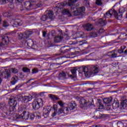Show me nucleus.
<instances>
[{"mask_svg":"<svg viewBox=\"0 0 127 127\" xmlns=\"http://www.w3.org/2000/svg\"><path fill=\"white\" fill-rule=\"evenodd\" d=\"M26 42L27 45L30 47L32 45H33V41L31 39H28L27 40H25V43Z\"/></svg>","mask_w":127,"mask_h":127,"instance_id":"30","label":"nucleus"},{"mask_svg":"<svg viewBox=\"0 0 127 127\" xmlns=\"http://www.w3.org/2000/svg\"><path fill=\"white\" fill-rule=\"evenodd\" d=\"M21 99L22 103H28V102H30L32 100V96L29 95L22 96L21 95L18 99V101H20Z\"/></svg>","mask_w":127,"mask_h":127,"instance_id":"8","label":"nucleus"},{"mask_svg":"<svg viewBox=\"0 0 127 127\" xmlns=\"http://www.w3.org/2000/svg\"><path fill=\"white\" fill-rule=\"evenodd\" d=\"M52 36L55 38L56 37V32L53 30L51 32Z\"/></svg>","mask_w":127,"mask_h":127,"instance_id":"51","label":"nucleus"},{"mask_svg":"<svg viewBox=\"0 0 127 127\" xmlns=\"http://www.w3.org/2000/svg\"><path fill=\"white\" fill-rule=\"evenodd\" d=\"M13 111H14V107L10 106L9 108V111L4 112V116L5 117H11L13 115Z\"/></svg>","mask_w":127,"mask_h":127,"instance_id":"12","label":"nucleus"},{"mask_svg":"<svg viewBox=\"0 0 127 127\" xmlns=\"http://www.w3.org/2000/svg\"><path fill=\"white\" fill-rule=\"evenodd\" d=\"M76 100L79 101V107L80 109H83V108H86L89 106V101L86 100L84 98L77 97Z\"/></svg>","mask_w":127,"mask_h":127,"instance_id":"5","label":"nucleus"},{"mask_svg":"<svg viewBox=\"0 0 127 127\" xmlns=\"http://www.w3.org/2000/svg\"><path fill=\"white\" fill-rule=\"evenodd\" d=\"M125 54H127V49L124 52Z\"/></svg>","mask_w":127,"mask_h":127,"instance_id":"64","label":"nucleus"},{"mask_svg":"<svg viewBox=\"0 0 127 127\" xmlns=\"http://www.w3.org/2000/svg\"><path fill=\"white\" fill-rule=\"evenodd\" d=\"M79 43H80V44H79V45L80 46H81L83 45V44H86V42H85V41H81L79 42Z\"/></svg>","mask_w":127,"mask_h":127,"instance_id":"57","label":"nucleus"},{"mask_svg":"<svg viewBox=\"0 0 127 127\" xmlns=\"http://www.w3.org/2000/svg\"><path fill=\"white\" fill-rule=\"evenodd\" d=\"M96 4L97 5H102V4H103V2H102V0H96Z\"/></svg>","mask_w":127,"mask_h":127,"instance_id":"48","label":"nucleus"},{"mask_svg":"<svg viewBox=\"0 0 127 127\" xmlns=\"http://www.w3.org/2000/svg\"><path fill=\"white\" fill-rule=\"evenodd\" d=\"M57 113L58 115H61V114H64L63 107H61L60 108H59Z\"/></svg>","mask_w":127,"mask_h":127,"instance_id":"44","label":"nucleus"},{"mask_svg":"<svg viewBox=\"0 0 127 127\" xmlns=\"http://www.w3.org/2000/svg\"><path fill=\"white\" fill-rule=\"evenodd\" d=\"M68 108L70 111H73L75 109H77V104L75 101H71L68 105Z\"/></svg>","mask_w":127,"mask_h":127,"instance_id":"15","label":"nucleus"},{"mask_svg":"<svg viewBox=\"0 0 127 127\" xmlns=\"http://www.w3.org/2000/svg\"><path fill=\"white\" fill-rule=\"evenodd\" d=\"M9 70L10 72L13 73V74H17V73H18V70L15 68H10Z\"/></svg>","mask_w":127,"mask_h":127,"instance_id":"35","label":"nucleus"},{"mask_svg":"<svg viewBox=\"0 0 127 127\" xmlns=\"http://www.w3.org/2000/svg\"><path fill=\"white\" fill-rule=\"evenodd\" d=\"M48 18V16H47V15H43L40 18V20H41V21H46Z\"/></svg>","mask_w":127,"mask_h":127,"instance_id":"36","label":"nucleus"},{"mask_svg":"<svg viewBox=\"0 0 127 127\" xmlns=\"http://www.w3.org/2000/svg\"><path fill=\"white\" fill-rule=\"evenodd\" d=\"M78 71L81 74H84L85 77L87 78H90L93 74V75L98 74L99 68L98 67L93 65L90 66L89 68H88L87 66H82L79 68V70Z\"/></svg>","mask_w":127,"mask_h":127,"instance_id":"1","label":"nucleus"},{"mask_svg":"<svg viewBox=\"0 0 127 127\" xmlns=\"http://www.w3.org/2000/svg\"><path fill=\"white\" fill-rule=\"evenodd\" d=\"M42 6V3L41 2H37L36 7H41Z\"/></svg>","mask_w":127,"mask_h":127,"instance_id":"50","label":"nucleus"},{"mask_svg":"<svg viewBox=\"0 0 127 127\" xmlns=\"http://www.w3.org/2000/svg\"><path fill=\"white\" fill-rule=\"evenodd\" d=\"M98 104L99 107L98 109H99V110H103V109H105V106L103 105V103L102 102H101V101H99Z\"/></svg>","mask_w":127,"mask_h":127,"instance_id":"40","label":"nucleus"},{"mask_svg":"<svg viewBox=\"0 0 127 127\" xmlns=\"http://www.w3.org/2000/svg\"><path fill=\"white\" fill-rule=\"evenodd\" d=\"M52 110V107L51 106H48L46 108H44L43 110V116L44 118H48L49 117V114H50V112Z\"/></svg>","mask_w":127,"mask_h":127,"instance_id":"9","label":"nucleus"},{"mask_svg":"<svg viewBox=\"0 0 127 127\" xmlns=\"http://www.w3.org/2000/svg\"><path fill=\"white\" fill-rule=\"evenodd\" d=\"M58 103L59 104V105H60L61 108H64V104L63 103V102H62V101H59Z\"/></svg>","mask_w":127,"mask_h":127,"instance_id":"53","label":"nucleus"},{"mask_svg":"<svg viewBox=\"0 0 127 127\" xmlns=\"http://www.w3.org/2000/svg\"><path fill=\"white\" fill-rule=\"evenodd\" d=\"M61 10L62 11V14L68 15V16H72V15L71 14V13L70 12L69 10H68V9L63 8Z\"/></svg>","mask_w":127,"mask_h":127,"instance_id":"22","label":"nucleus"},{"mask_svg":"<svg viewBox=\"0 0 127 127\" xmlns=\"http://www.w3.org/2000/svg\"><path fill=\"white\" fill-rule=\"evenodd\" d=\"M37 3V2L36 1H31V5H32V7H36Z\"/></svg>","mask_w":127,"mask_h":127,"instance_id":"43","label":"nucleus"},{"mask_svg":"<svg viewBox=\"0 0 127 127\" xmlns=\"http://www.w3.org/2000/svg\"><path fill=\"white\" fill-rule=\"evenodd\" d=\"M13 2V0H1L0 1V3L1 4H5V3H6L7 2ZM15 2L17 5H18V4H21L22 2H23V0H15Z\"/></svg>","mask_w":127,"mask_h":127,"instance_id":"10","label":"nucleus"},{"mask_svg":"<svg viewBox=\"0 0 127 127\" xmlns=\"http://www.w3.org/2000/svg\"><path fill=\"white\" fill-rule=\"evenodd\" d=\"M72 74L68 75L69 77L71 79H76L77 78V68H74L71 70Z\"/></svg>","mask_w":127,"mask_h":127,"instance_id":"14","label":"nucleus"},{"mask_svg":"<svg viewBox=\"0 0 127 127\" xmlns=\"http://www.w3.org/2000/svg\"><path fill=\"white\" fill-rule=\"evenodd\" d=\"M29 115L30 114L28 113V112H26V111H23L21 116L23 120H28L29 118Z\"/></svg>","mask_w":127,"mask_h":127,"instance_id":"23","label":"nucleus"},{"mask_svg":"<svg viewBox=\"0 0 127 127\" xmlns=\"http://www.w3.org/2000/svg\"><path fill=\"white\" fill-rule=\"evenodd\" d=\"M124 123L123 122H118L117 126L118 127H124Z\"/></svg>","mask_w":127,"mask_h":127,"instance_id":"49","label":"nucleus"},{"mask_svg":"<svg viewBox=\"0 0 127 127\" xmlns=\"http://www.w3.org/2000/svg\"><path fill=\"white\" fill-rule=\"evenodd\" d=\"M127 48V47L125 46H122L119 50H118V53L119 54H122V53H124V50L126 49Z\"/></svg>","mask_w":127,"mask_h":127,"instance_id":"34","label":"nucleus"},{"mask_svg":"<svg viewBox=\"0 0 127 127\" xmlns=\"http://www.w3.org/2000/svg\"><path fill=\"white\" fill-rule=\"evenodd\" d=\"M2 75L4 76L5 79L9 80L10 77H11V72H10L9 69H5V70L2 72Z\"/></svg>","mask_w":127,"mask_h":127,"instance_id":"11","label":"nucleus"},{"mask_svg":"<svg viewBox=\"0 0 127 127\" xmlns=\"http://www.w3.org/2000/svg\"><path fill=\"white\" fill-rule=\"evenodd\" d=\"M43 106V101H42V99L41 98H38L32 103L33 109L35 111H37L40 107H42Z\"/></svg>","mask_w":127,"mask_h":127,"instance_id":"4","label":"nucleus"},{"mask_svg":"<svg viewBox=\"0 0 127 127\" xmlns=\"http://www.w3.org/2000/svg\"><path fill=\"white\" fill-rule=\"evenodd\" d=\"M21 85L19 84L17 86H15V87L14 88V90H18V89H19V88H20L21 87Z\"/></svg>","mask_w":127,"mask_h":127,"instance_id":"56","label":"nucleus"},{"mask_svg":"<svg viewBox=\"0 0 127 127\" xmlns=\"http://www.w3.org/2000/svg\"><path fill=\"white\" fill-rule=\"evenodd\" d=\"M29 116L31 121H33L34 120V118H35V116H36V113L31 114L29 115Z\"/></svg>","mask_w":127,"mask_h":127,"instance_id":"42","label":"nucleus"},{"mask_svg":"<svg viewBox=\"0 0 127 127\" xmlns=\"http://www.w3.org/2000/svg\"><path fill=\"white\" fill-rule=\"evenodd\" d=\"M39 70L37 68H34L32 70V74H36V73H38Z\"/></svg>","mask_w":127,"mask_h":127,"instance_id":"45","label":"nucleus"},{"mask_svg":"<svg viewBox=\"0 0 127 127\" xmlns=\"http://www.w3.org/2000/svg\"><path fill=\"white\" fill-rule=\"evenodd\" d=\"M70 50H71V49L67 46L62 47L60 50L61 54H59V55H60L61 54H65L66 52H68L70 51Z\"/></svg>","mask_w":127,"mask_h":127,"instance_id":"13","label":"nucleus"},{"mask_svg":"<svg viewBox=\"0 0 127 127\" xmlns=\"http://www.w3.org/2000/svg\"><path fill=\"white\" fill-rule=\"evenodd\" d=\"M3 15L5 16V17H10L11 16V14L8 12H4L3 13Z\"/></svg>","mask_w":127,"mask_h":127,"instance_id":"47","label":"nucleus"},{"mask_svg":"<svg viewBox=\"0 0 127 127\" xmlns=\"http://www.w3.org/2000/svg\"><path fill=\"white\" fill-rule=\"evenodd\" d=\"M125 11H126V9H125L124 8H121L119 9V13H118L114 8H112L104 14V16L106 18H111V17L113 16V14L114 15V17H115L116 19L121 20L122 18H123V14L121 13L125 12Z\"/></svg>","mask_w":127,"mask_h":127,"instance_id":"2","label":"nucleus"},{"mask_svg":"<svg viewBox=\"0 0 127 127\" xmlns=\"http://www.w3.org/2000/svg\"><path fill=\"white\" fill-rule=\"evenodd\" d=\"M19 75L20 76V77L22 79V78H23V77L25 76V75L24 74V73H23V72H19Z\"/></svg>","mask_w":127,"mask_h":127,"instance_id":"54","label":"nucleus"},{"mask_svg":"<svg viewBox=\"0 0 127 127\" xmlns=\"http://www.w3.org/2000/svg\"><path fill=\"white\" fill-rule=\"evenodd\" d=\"M9 42V37L7 36H5L4 38H2V41L1 42L2 45L4 46V45H7V44Z\"/></svg>","mask_w":127,"mask_h":127,"instance_id":"18","label":"nucleus"},{"mask_svg":"<svg viewBox=\"0 0 127 127\" xmlns=\"http://www.w3.org/2000/svg\"><path fill=\"white\" fill-rule=\"evenodd\" d=\"M48 17V18L51 19V20H53L54 19V15L53 14V11L50 10L48 13V15H47Z\"/></svg>","mask_w":127,"mask_h":127,"instance_id":"26","label":"nucleus"},{"mask_svg":"<svg viewBox=\"0 0 127 127\" xmlns=\"http://www.w3.org/2000/svg\"><path fill=\"white\" fill-rule=\"evenodd\" d=\"M9 105H10L11 107H13L14 110V107L17 105V101L15 99H10L9 101Z\"/></svg>","mask_w":127,"mask_h":127,"instance_id":"21","label":"nucleus"},{"mask_svg":"<svg viewBox=\"0 0 127 127\" xmlns=\"http://www.w3.org/2000/svg\"><path fill=\"white\" fill-rule=\"evenodd\" d=\"M113 102V98L112 97H110L107 98H104L103 99V102L105 104V106H107L109 107L110 106V104H111Z\"/></svg>","mask_w":127,"mask_h":127,"instance_id":"17","label":"nucleus"},{"mask_svg":"<svg viewBox=\"0 0 127 127\" xmlns=\"http://www.w3.org/2000/svg\"><path fill=\"white\" fill-rule=\"evenodd\" d=\"M120 106V102L118 101L117 98H115L113 103H112V108L114 110H116V109H118Z\"/></svg>","mask_w":127,"mask_h":127,"instance_id":"19","label":"nucleus"},{"mask_svg":"<svg viewBox=\"0 0 127 127\" xmlns=\"http://www.w3.org/2000/svg\"><path fill=\"white\" fill-rule=\"evenodd\" d=\"M63 111H64V115H67V114L69 113V109H68V107H64Z\"/></svg>","mask_w":127,"mask_h":127,"instance_id":"39","label":"nucleus"},{"mask_svg":"<svg viewBox=\"0 0 127 127\" xmlns=\"http://www.w3.org/2000/svg\"><path fill=\"white\" fill-rule=\"evenodd\" d=\"M31 80H33V79H31L29 80L28 81L26 82V84H29V82L31 81Z\"/></svg>","mask_w":127,"mask_h":127,"instance_id":"62","label":"nucleus"},{"mask_svg":"<svg viewBox=\"0 0 127 127\" xmlns=\"http://www.w3.org/2000/svg\"><path fill=\"white\" fill-rule=\"evenodd\" d=\"M23 72L24 73H30V69L26 67H24L22 69Z\"/></svg>","mask_w":127,"mask_h":127,"instance_id":"38","label":"nucleus"},{"mask_svg":"<svg viewBox=\"0 0 127 127\" xmlns=\"http://www.w3.org/2000/svg\"><path fill=\"white\" fill-rule=\"evenodd\" d=\"M14 24L15 25H18V26H20V22H19L15 21Z\"/></svg>","mask_w":127,"mask_h":127,"instance_id":"60","label":"nucleus"},{"mask_svg":"<svg viewBox=\"0 0 127 127\" xmlns=\"http://www.w3.org/2000/svg\"><path fill=\"white\" fill-rule=\"evenodd\" d=\"M9 25V24H8V22L7 21L4 20L3 21V27H7Z\"/></svg>","mask_w":127,"mask_h":127,"instance_id":"46","label":"nucleus"},{"mask_svg":"<svg viewBox=\"0 0 127 127\" xmlns=\"http://www.w3.org/2000/svg\"><path fill=\"white\" fill-rule=\"evenodd\" d=\"M90 37L94 38L95 37H97L98 36V34L95 32H91L90 33Z\"/></svg>","mask_w":127,"mask_h":127,"instance_id":"41","label":"nucleus"},{"mask_svg":"<svg viewBox=\"0 0 127 127\" xmlns=\"http://www.w3.org/2000/svg\"><path fill=\"white\" fill-rule=\"evenodd\" d=\"M60 76H62V77H66V74L65 72H62V73H60Z\"/></svg>","mask_w":127,"mask_h":127,"instance_id":"58","label":"nucleus"},{"mask_svg":"<svg viewBox=\"0 0 127 127\" xmlns=\"http://www.w3.org/2000/svg\"><path fill=\"white\" fill-rule=\"evenodd\" d=\"M83 28H84L85 30H86V31H91L94 29V27L90 23L84 25Z\"/></svg>","mask_w":127,"mask_h":127,"instance_id":"16","label":"nucleus"},{"mask_svg":"<svg viewBox=\"0 0 127 127\" xmlns=\"http://www.w3.org/2000/svg\"><path fill=\"white\" fill-rule=\"evenodd\" d=\"M61 40H62V37H61V36H56L54 39L55 42L56 43L60 42Z\"/></svg>","mask_w":127,"mask_h":127,"instance_id":"32","label":"nucleus"},{"mask_svg":"<svg viewBox=\"0 0 127 127\" xmlns=\"http://www.w3.org/2000/svg\"><path fill=\"white\" fill-rule=\"evenodd\" d=\"M53 109L54 111V112L52 114V117H55V116H56V115L58 114L57 110H58V108H57V105H54L53 107Z\"/></svg>","mask_w":127,"mask_h":127,"instance_id":"28","label":"nucleus"},{"mask_svg":"<svg viewBox=\"0 0 127 127\" xmlns=\"http://www.w3.org/2000/svg\"><path fill=\"white\" fill-rule=\"evenodd\" d=\"M77 36L78 38H84L86 37V35L83 32H79L77 33Z\"/></svg>","mask_w":127,"mask_h":127,"instance_id":"29","label":"nucleus"},{"mask_svg":"<svg viewBox=\"0 0 127 127\" xmlns=\"http://www.w3.org/2000/svg\"><path fill=\"white\" fill-rule=\"evenodd\" d=\"M30 47H31V48L32 49H36V47H37V46H36V45H34V44H33V45H32V46H31Z\"/></svg>","mask_w":127,"mask_h":127,"instance_id":"55","label":"nucleus"},{"mask_svg":"<svg viewBox=\"0 0 127 127\" xmlns=\"http://www.w3.org/2000/svg\"><path fill=\"white\" fill-rule=\"evenodd\" d=\"M0 110H1V111H5V110H6L5 103H0Z\"/></svg>","mask_w":127,"mask_h":127,"instance_id":"33","label":"nucleus"},{"mask_svg":"<svg viewBox=\"0 0 127 127\" xmlns=\"http://www.w3.org/2000/svg\"><path fill=\"white\" fill-rule=\"evenodd\" d=\"M120 106L121 107H122V108H124V107H127V99L125 100L124 101H122L120 103Z\"/></svg>","mask_w":127,"mask_h":127,"instance_id":"31","label":"nucleus"},{"mask_svg":"<svg viewBox=\"0 0 127 127\" xmlns=\"http://www.w3.org/2000/svg\"><path fill=\"white\" fill-rule=\"evenodd\" d=\"M17 81H18V76H13L10 79V84L11 85H15L17 83Z\"/></svg>","mask_w":127,"mask_h":127,"instance_id":"20","label":"nucleus"},{"mask_svg":"<svg viewBox=\"0 0 127 127\" xmlns=\"http://www.w3.org/2000/svg\"><path fill=\"white\" fill-rule=\"evenodd\" d=\"M85 8L84 6L80 7L72 11L73 15L77 16V15H82V13H85Z\"/></svg>","mask_w":127,"mask_h":127,"instance_id":"7","label":"nucleus"},{"mask_svg":"<svg viewBox=\"0 0 127 127\" xmlns=\"http://www.w3.org/2000/svg\"><path fill=\"white\" fill-rule=\"evenodd\" d=\"M77 1H78V0H68L67 2L64 1L63 2L56 4V6L58 8H60L61 10H62L63 7L67 4L68 6H70L71 10H73L75 8V5Z\"/></svg>","mask_w":127,"mask_h":127,"instance_id":"3","label":"nucleus"},{"mask_svg":"<svg viewBox=\"0 0 127 127\" xmlns=\"http://www.w3.org/2000/svg\"><path fill=\"white\" fill-rule=\"evenodd\" d=\"M95 117L96 118V119H100V118H102V114L100 113V111H96L95 112Z\"/></svg>","mask_w":127,"mask_h":127,"instance_id":"37","label":"nucleus"},{"mask_svg":"<svg viewBox=\"0 0 127 127\" xmlns=\"http://www.w3.org/2000/svg\"><path fill=\"white\" fill-rule=\"evenodd\" d=\"M49 97L52 101H58V100H60V98L58 97L57 96L53 94H49Z\"/></svg>","mask_w":127,"mask_h":127,"instance_id":"27","label":"nucleus"},{"mask_svg":"<svg viewBox=\"0 0 127 127\" xmlns=\"http://www.w3.org/2000/svg\"><path fill=\"white\" fill-rule=\"evenodd\" d=\"M24 5L26 9H28V10H29V9H31V8H32L30 1H27L25 2Z\"/></svg>","mask_w":127,"mask_h":127,"instance_id":"24","label":"nucleus"},{"mask_svg":"<svg viewBox=\"0 0 127 127\" xmlns=\"http://www.w3.org/2000/svg\"><path fill=\"white\" fill-rule=\"evenodd\" d=\"M90 127H98V126L93 125L92 126H90Z\"/></svg>","mask_w":127,"mask_h":127,"instance_id":"63","label":"nucleus"},{"mask_svg":"<svg viewBox=\"0 0 127 127\" xmlns=\"http://www.w3.org/2000/svg\"><path fill=\"white\" fill-rule=\"evenodd\" d=\"M35 117L37 119H39L40 118V116L38 115H37V113H36V116H35Z\"/></svg>","mask_w":127,"mask_h":127,"instance_id":"61","label":"nucleus"},{"mask_svg":"<svg viewBox=\"0 0 127 127\" xmlns=\"http://www.w3.org/2000/svg\"><path fill=\"white\" fill-rule=\"evenodd\" d=\"M99 24H101V26H105L107 25V20H103V18H101L98 21Z\"/></svg>","mask_w":127,"mask_h":127,"instance_id":"25","label":"nucleus"},{"mask_svg":"<svg viewBox=\"0 0 127 127\" xmlns=\"http://www.w3.org/2000/svg\"><path fill=\"white\" fill-rule=\"evenodd\" d=\"M42 34L43 37H46V34H47V33L46 32V31H44L42 32Z\"/></svg>","mask_w":127,"mask_h":127,"instance_id":"59","label":"nucleus"},{"mask_svg":"<svg viewBox=\"0 0 127 127\" xmlns=\"http://www.w3.org/2000/svg\"><path fill=\"white\" fill-rule=\"evenodd\" d=\"M33 32L31 31H27L26 32H25L24 34H20L18 35V38L19 39H20L21 40H22V41H24V40H25V39H27V38H29V37L31 34H32Z\"/></svg>","mask_w":127,"mask_h":127,"instance_id":"6","label":"nucleus"},{"mask_svg":"<svg viewBox=\"0 0 127 127\" xmlns=\"http://www.w3.org/2000/svg\"><path fill=\"white\" fill-rule=\"evenodd\" d=\"M117 54L114 53L113 54L109 55V56L111 58H116V57H117Z\"/></svg>","mask_w":127,"mask_h":127,"instance_id":"52","label":"nucleus"}]
</instances>
